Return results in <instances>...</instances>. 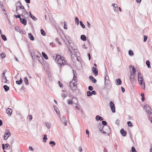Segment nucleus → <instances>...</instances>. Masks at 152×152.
<instances>
[{"label":"nucleus","instance_id":"f257e3e1","mask_svg":"<svg viewBox=\"0 0 152 152\" xmlns=\"http://www.w3.org/2000/svg\"><path fill=\"white\" fill-rule=\"evenodd\" d=\"M56 62L62 66L64 65H66V62L64 58L59 55H56V58L55 59Z\"/></svg>","mask_w":152,"mask_h":152},{"label":"nucleus","instance_id":"f03ea898","mask_svg":"<svg viewBox=\"0 0 152 152\" xmlns=\"http://www.w3.org/2000/svg\"><path fill=\"white\" fill-rule=\"evenodd\" d=\"M99 131L103 133L110 134V129L108 126H103L100 125V128Z\"/></svg>","mask_w":152,"mask_h":152},{"label":"nucleus","instance_id":"7ed1b4c3","mask_svg":"<svg viewBox=\"0 0 152 152\" xmlns=\"http://www.w3.org/2000/svg\"><path fill=\"white\" fill-rule=\"evenodd\" d=\"M25 10L24 7L20 2L17 3L16 7V12L17 14H20L23 10Z\"/></svg>","mask_w":152,"mask_h":152},{"label":"nucleus","instance_id":"20e7f679","mask_svg":"<svg viewBox=\"0 0 152 152\" xmlns=\"http://www.w3.org/2000/svg\"><path fill=\"white\" fill-rule=\"evenodd\" d=\"M105 75L104 88H106L107 87V86L110 82L109 78L108 75V72L106 68L105 69Z\"/></svg>","mask_w":152,"mask_h":152},{"label":"nucleus","instance_id":"39448f33","mask_svg":"<svg viewBox=\"0 0 152 152\" xmlns=\"http://www.w3.org/2000/svg\"><path fill=\"white\" fill-rule=\"evenodd\" d=\"M77 83L76 82H70L69 83V87L71 89L73 92L76 90L77 89Z\"/></svg>","mask_w":152,"mask_h":152},{"label":"nucleus","instance_id":"423d86ee","mask_svg":"<svg viewBox=\"0 0 152 152\" xmlns=\"http://www.w3.org/2000/svg\"><path fill=\"white\" fill-rule=\"evenodd\" d=\"M11 135V133L8 129H6L5 131V134L4 136V140H6Z\"/></svg>","mask_w":152,"mask_h":152},{"label":"nucleus","instance_id":"0eeeda50","mask_svg":"<svg viewBox=\"0 0 152 152\" xmlns=\"http://www.w3.org/2000/svg\"><path fill=\"white\" fill-rule=\"evenodd\" d=\"M144 108L145 109L146 112L148 115H150L151 113V109L148 105L146 104L144 106Z\"/></svg>","mask_w":152,"mask_h":152},{"label":"nucleus","instance_id":"6e6552de","mask_svg":"<svg viewBox=\"0 0 152 152\" xmlns=\"http://www.w3.org/2000/svg\"><path fill=\"white\" fill-rule=\"evenodd\" d=\"M138 81L140 85L141 86L142 88L143 89L145 88V82L143 81V78H138Z\"/></svg>","mask_w":152,"mask_h":152},{"label":"nucleus","instance_id":"1a4fd4ad","mask_svg":"<svg viewBox=\"0 0 152 152\" xmlns=\"http://www.w3.org/2000/svg\"><path fill=\"white\" fill-rule=\"evenodd\" d=\"M110 106L112 112L113 113H115V106L114 103L113 102L111 101L110 102Z\"/></svg>","mask_w":152,"mask_h":152},{"label":"nucleus","instance_id":"9d476101","mask_svg":"<svg viewBox=\"0 0 152 152\" xmlns=\"http://www.w3.org/2000/svg\"><path fill=\"white\" fill-rule=\"evenodd\" d=\"M72 49L73 50L75 54L78 57L80 56V54L79 52H78L77 50V48L75 46H71Z\"/></svg>","mask_w":152,"mask_h":152},{"label":"nucleus","instance_id":"9b49d317","mask_svg":"<svg viewBox=\"0 0 152 152\" xmlns=\"http://www.w3.org/2000/svg\"><path fill=\"white\" fill-rule=\"evenodd\" d=\"M68 49L71 54V56L72 58L74 60H75L76 59H77V58L76 56H77L75 54H72V50L69 47H68Z\"/></svg>","mask_w":152,"mask_h":152},{"label":"nucleus","instance_id":"f8f14e48","mask_svg":"<svg viewBox=\"0 0 152 152\" xmlns=\"http://www.w3.org/2000/svg\"><path fill=\"white\" fill-rule=\"evenodd\" d=\"M112 6L113 7V10L115 12L117 13L118 12V7L117 4H112Z\"/></svg>","mask_w":152,"mask_h":152},{"label":"nucleus","instance_id":"ddd939ff","mask_svg":"<svg viewBox=\"0 0 152 152\" xmlns=\"http://www.w3.org/2000/svg\"><path fill=\"white\" fill-rule=\"evenodd\" d=\"M130 72H131L132 74L135 75L136 72V70L134 66L132 65H130L129 66Z\"/></svg>","mask_w":152,"mask_h":152},{"label":"nucleus","instance_id":"4468645a","mask_svg":"<svg viewBox=\"0 0 152 152\" xmlns=\"http://www.w3.org/2000/svg\"><path fill=\"white\" fill-rule=\"evenodd\" d=\"M73 77L72 80L70 82H77L76 80L77 76V73L76 71L74 70H73Z\"/></svg>","mask_w":152,"mask_h":152},{"label":"nucleus","instance_id":"2eb2a0df","mask_svg":"<svg viewBox=\"0 0 152 152\" xmlns=\"http://www.w3.org/2000/svg\"><path fill=\"white\" fill-rule=\"evenodd\" d=\"M135 75L132 74L131 72L130 76V80L132 83H133L135 81Z\"/></svg>","mask_w":152,"mask_h":152},{"label":"nucleus","instance_id":"dca6fc26","mask_svg":"<svg viewBox=\"0 0 152 152\" xmlns=\"http://www.w3.org/2000/svg\"><path fill=\"white\" fill-rule=\"evenodd\" d=\"M72 102L73 104H74L77 105V103L78 102V101L76 97H73L72 99Z\"/></svg>","mask_w":152,"mask_h":152},{"label":"nucleus","instance_id":"f3484780","mask_svg":"<svg viewBox=\"0 0 152 152\" xmlns=\"http://www.w3.org/2000/svg\"><path fill=\"white\" fill-rule=\"evenodd\" d=\"M6 112L7 114L10 115L12 114V110L10 108H8L6 109Z\"/></svg>","mask_w":152,"mask_h":152},{"label":"nucleus","instance_id":"a211bd4d","mask_svg":"<svg viewBox=\"0 0 152 152\" xmlns=\"http://www.w3.org/2000/svg\"><path fill=\"white\" fill-rule=\"evenodd\" d=\"M92 71L95 76H97L98 74V71L97 69L94 67L92 68Z\"/></svg>","mask_w":152,"mask_h":152},{"label":"nucleus","instance_id":"6ab92c4d","mask_svg":"<svg viewBox=\"0 0 152 152\" xmlns=\"http://www.w3.org/2000/svg\"><path fill=\"white\" fill-rule=\"evenodd\" d=\"M20 22L24 25H26L27 23V20L24 18H20Z\"/></svg>","mask_w":152,"mask_h":152},{"label":"nucleus","instance_id":"aec40b11","mask_svg":"<svg viewBox=\"0 0 152 152\" xmlns=\"http://www.w3.org/2000/svg\"><path fill=\"white\" fill-rule=\"evenodd\" d=\"M120 132L123 136H125L126 134V132L123 129H121L120 130Z\"/></svg>","mask_w":152,"mask_h":152},{"label":"nucleus","instance_id":"412c9836","mask_svg":"<svg viewBox=\"0 0 152 152\" xmlns=\"http://www.w3.org/2000/svg\"><path fill=\"white\" fill-rule=\"evenodd\" d=\"M29 13L30 14V17L32 19L34 20V21H37V18H36L35 16H34V15H32L31 14V12H29Z\"/></svg>","mask_w":152,"mask_h":152},{"label":"nucleus","instance_id":"4be33fe9","mask_svg":"<svg viewBox=\"0 0 152 152\" xmlns=\"http://www.w3.org/2000/svg\"><path fill=\"white\" fill-rule=\"evenodd\" d=\"M115 83L117 85H120L121 84V81L120 78H118L116 80Z\"/></svg>","mask_w":152,"mask_h":152},{"label":"nucleus","instance_id":"5701e85b","mask_svg":"<svg viewBox=\"0 0 152 152\" xmlns=\"http://www.w3.org/2000/svg\"><path fill=\"white\" fill-rule=\"evenodd\" d=\"M89 79L92 81V82L94 83H96V80L94 78L93 76H91L89 77Z\"/></svg>","mask_w":152,"mask_h":152},{"label":"nucleus","instance_id":"b1692460","mask_svg":"<svg viewBox=\"0 0 152 152\" xmlns=\"http://www.w3.org/2000/svg\"><path fill=\"white\" fill-rule=\"evenodd\" d=\"M96 120L98 121L99 120V121H102L103 120V119L102 117L99 116V115H97L96 117Z\"/></svg>","mask_w":152,"mask_h":152},{"label":"nucleus","instance_id":"393cba45","mask_svg":"<svg viewBox=\"0 0 152 152\" xmlns=\"http://www.w3.org/2000/svg\"><path fill=\"white\" fill-rule=\"evenodd\" d=\"M80 39L83 41H86V36L84 35H82L81 36Z\"/></svg>","mask_w":152,"mask_h":152},{"label":"nucleus","instance_id":"a878e982","mask_svg":"<svg viewBox=\"0 0 152 152\" xmlns=\"http://www.w3.org/2000/svg\"><path fill=\"white\" fill-rule=\"evenodd\" d=\"M28 37L31 40L33 41L34 40V38L31 33H29L28 34Z\"/></svg>","mask_w":152,"mask_h":152},{"label":"nucleus","instance_id":"bb28decb","mask_svg":"<svg viewBox=\"0 0 152 152\" xmlns=\"http://www.w3.org/2000/svg\"><path fill=\"white\" fill-rule=\"evenodd\" d=\"M3 88L6 92H7L9 90V87L6 85H5L3 86Z\"/></svg>","mask_w":152,"mask_h":152},{"label":"nucleus","instance_id":"cd10ccee","mask_svg":"<svg viewBox=\"0 0 152 152\" xmlns=\"http://www.w3.org/2000/svg\"><path fill=\"white\" fill-rule=\"evenodd\" d=\"M28 14V12L26 11V9H25V10H23V11L20 14H21V16H22V15H25Z\"/></svg>","mask_w":152,"mask_h":152},{"label":"nucleus","instance_id":"c85d7f7f","mask_svg":"<svg viewBox=\"0 0 152 152\" xmlns=\"http://www.w3.org/2000/svg\"><path fill=\"white\" fill-rule=\"evenodd\" d=\"M22 82H23V80L21 78H20V79L19 81L17 80L16 81V84H17L18 85L21 84L22 83Z\"/></svg>","mask_w":152,"mask_h":152},{"label":"nucleus","instance_id":"c756f323","mask_svg":"<svg viewBox=\"0 0 152 152\" xmlns=\"http://www.w3.org/2000/svg\"><path fill=\"white\" fill-rule=\"evenodd\" d=\"M42 55L43 57L46 59H48V57L47 55L44 52L42 53Z\"/></svg>","mask_w":152,"mask_h":152},{"label":"nucleus","instance_id":"7c9ffc66","mask_svg":"<svg viewBox=\"0 0 152 152\" xmlns=\"http://www.w3.org/2000/svg\"><path fill=\"white\" fill-rule=\"evenodd\" d=\"M2 81L4 83L8 84L9 83V81L7 80V79L2 78Z\"/></svg>","mask_w":152,"mask_h":152},{"label":"nucleus","instance_id":"2f4dec72","mask_svg":"<svg viewBox=\"0 0 152 152\" xmlns=\"http://www.w3.org/2000/svg\"><path fill=\"white\" fill-rule=\"evenodd\" d=\"M128 53L129 55L131 56H132L134 55V53L133 51L131 50H129Z\"/></svg>","mask_w":152,"mask_h":152},{"label":"nucleus","instance_id":"473e14b6","mask_svg":"<svg viewBox=\"0 0 152 152\" xmlns=\"http://www.w3.org/2000/svg\"><path fill=\"white\" fill-rule=\"evenodd\" d=\"M40 31L41 34L43 36H45L46 35V34L45 31L42 29H41L40 30Z\"/></svg>","mask_w":152,"mask_h":152},{"label":"nucleus","instance_id":"72a5a7b5","mask_svg":"<svg viewBox=\"0 0 152 152\" xmlns=\"http://www.w3.org/2000/svg\"><path fill=\"white\" fill-rule=\"evenodd\" d=\"M146 64L147 65V66L148 68H151V67L150 65V62L148 60L146 61Z\"/></svg>","mask_w":152,"mask_h":152},{"label":"nucleus","instance_id":"f704fd0d","mask_svg":"<svg viewBox=\"0 0 152 152\" xmlns=\"http://www.w3.org/2000/svg\"><path fill=\"white\" fill-rule=\"evenodd\" d=\"M24 80L26 84V85H28V82L27 78L26 77H25Z\"/></svg>","mask_w":152,"mask_h":152},{"label":"nucleus","instance_id":"c9c22d12","mask_svg":"<svg viewBox=\"0 0 152 152\" xmlns=\"http://www.w3.org/2000/svg\"><path fill=\"white\" fill-rule=\"evenodd\" d=\"M44 142H46V140H47L48 138H47V136L46 134H45L44 135V137L43 138Z\"/></svg>","mask_w":152,"mask_h":152},{"label":"nucleus","instance_id":"e433bc0d","mask_svg":"<svg viewBox=\"0 0 152 152\" xmlns=\"http://www.w3.org/2000/svg\"><path fill=\"white\" fill-rule=\"evenodd\" d=\"M49 144L52 145L51 146L53 147V146H54L56 145V143L53 141H51L49 142Z\"/></svg>","mask_w":152,"mask_h":152},{"label":"nucleus","instance_id":"4c0bfd02","mask_svg":"<svg viewBox=\"0 0 152 152\" xmlns=\"http://www.w3.org/2000/svg\"><path fill=\"white\" fill-rule=\"evenodd\" d=\"M1 36L3 40L4 41H6L7 40V38L5 35L3 34H1Z\"/></svg>","mask_w":152,"mask_h":152},{"label":"nucleus","instance_id":"58836bf2","mask_svg":"<svg viewBox=\"0 0 152 152\" xmlns=\"http://www.w3.org/2000/svg\"><path fill=\"white\" fill-rule=\"evenodd\" d=\"M87 95L88 96H90L92 95L91 92L90 91H88L87 92Z\"/></svg>","mask_w":152,"mask_h":152},{"label":"nucleus","instance_id":"ea45409f","mask_svg":"<svg viewBox=\"0 0 152 152\" xmlns=\"http://www.w3.org/2000/svg\"><path fill=\"white\" fill-rule=\"evenodd\" d=\"M0 56L2 58H4L6 56V54L5 53L3 52L1 54Z\"/></svg>","mask_w":152,"mask_h":152},{"label":"nucleus","instance_id":"a19ab883","mask_svg":"<svg viewBox=\"0 0 152 152\" xmlns=\"http://www.w3.org/2000/svg\"><path fill=\"white\" fill-rule=\"evenodd\" d=\"M80 25L81 26V27L83 28H85V25L83 24V22L82 21H80Z\"/></svg>","mask_w":152,"mask_h":152},{"label":"nucleus","instance_id":"79ce46f5","mask_svg":"<svg viewBox=\"0 0 152 152\" xmlns=\"http://www.w3.org/2000/svg\"><path fill=\"white\" fill-rule=\"evenodd\" d=\"M45 124L46 126L48 129H50V128L51 125L50 123H46Z\"/></svg>","mask_w":152,"mask_h":152},{"label":"nucleus","instance_id":"37998d69","mask_svg":"<svg viewBox=\"0 0 152 152\" xmlns=\"http://www.w3.org/2000/svg\"><path fill=\"white\" fill-rule=\"evenodd\" d=\"M67 103L68 104H73L72 99H68L67 101Z\"/></svg>","mask_w":152,"mask_h":152},{"label":"nucleus","instance_id":"c03bdc74","mask_svg":"<svg viewBox=\"0 0 152 152\" xmlns=\"http://www.w3.org/2000/svg\"><path fill=\"white\" fill-rule=\"evenodd\" d=\"M75 22L77 23V25H78L79 24V20L78 18L77 17L75 18Z\"/></svg>","mask_w":152,"mask_h":152},{"label":"nucleus","instance_id":"a18cd8bd","mask_svg":"<svg viewBox=\"0 0 152 152\" xmlns=\"http://www.w3.org/2000/svg\"><path fill=\"white\" fill-rule=\"evenodd\" d=\"M127 124L129 126L132 127L133 125L131 122L129 121L127 122Z\"/></svg>","mask_w":152,"mask_h":152},{"label":"nucleus","instance_id":"49530a36","mask_svg":"<svg viewBox=\"0 0 152 152\" xmlns=\"http://www.w3.org/2000/svg\"><path fill=\"white\" fill-rule=\"evenodd\" d=\"M6 148L7 149L9 150L10 149V145L9 144L6 143L5 144Z\"/></svg>","mask_w":152,"mask_h":152},{"label":"nucleus","instance_id":"de8ad7c7","mask_svg":"<svg viewBox=\"0 0 152 152\" xmlns=\"http://www.w3.org/2000/svg\"><path fill=\"white\" fill-rule=\"evenodd\" d=\"M61 96L63 99H64L66 97V95L65 94L62 93L61 94Z\"/></svg>","mask_w":152,"mask_h":152},{"label":"nucleus","instance_id":"09e8293b","mask_svg":"<svg viewBox=\"0 0 152 152\" xmlns=\"http://www.w3.org/2000/svg\"><path fill=\"white\" fill-rule=\"evenodd\" d=\"M64 28L65 29H67V26L66 25V22L65 21L64 22Z\"/></svg>","mask_w":152,"mask_h":152},{"label":"nucleus","instance_id":"8fccbe9b","mask_svg":"<svg viewBox=\"0 0 152 152\" xmlns=\"http://www.w3.org/2000/svg\"><path fill=\"white\" fill-rule=\"evenodd\" d=\"M132 152H137L135 148L134 147H132L131 148Z\"/></svg>","mask_w":152,"mask_h":152},{"label":"nucleus","instance_id":"3c124183","mask_svg":"<svg viewBox=\"0 0 152 152\" xmlns=\"http://www.w3.org/2000/svg\"><path fill=\"white\" fill-rule=\"evenodd\" d=\"M0 6L2 9H4V7L3 6V3L1 1H0Z\"/></svg>","mask_w":152,"mask_h":152},{"label":"nucleus","instance_id":"603ef678","mask_svg":"<svg viewBox=\"0 0 152 152\" xmlns=\"http://www.w3.org/2000/svg\"><path fill=\"white\" fill-rule=\"evenodd\" d=\"M139 78H143V77L141 75V73L139 72L138 74V79Z\"/></svg>","mask_w":152,"mask_h":152},{"label":"nucleus","instance_id":"864d4df0","mask_svg":"<svg viewBox=\"0 0 152 152\" xmlns=\"http://www.w3.org/2000/svg\"><path fill=\"white\" fill-rule=\"evenodd\" d=\"M88 89L89 90L91 91H92L93 90L94 88L92 86H89L88 87Z\"/></svg>","mask_w":152,"mask_h":152},{"label":"nucleus","instance_id":"5fc2aeb1","mask_svg":"<svg viewBox=\"0 0 152 152\" xmlns=\"http://www.w3.org/2000/svg\"><path fill=\"white\" fill-rule=\"evenodd\" d=\"M144 39H143V41L144 42H145L147 40V39L148 38V37L147 36H144Z\"/></svg>","mask_w":152,"mask_h":152},{"label":"nucleus","instance_id":"6e6d98bb","mask_svg":"<svg viewBox=\"0 0 152 152\" xmlns=\"http://www.w3.org/2000/svg\"><path fill=\"white\" fill-rule=\"evenodd\" d=\"M102 123L103 125H104V126H107V123L104 121H103L102 122Z\"/></svg>","mask_w":152,"mask_h":152},{"label":"nucleus","instance_id":"4d7b16f0","mask_svg":"<svg viewBox=\"0 0 152 152\" xmlns=\"http://www.w3.org/2000/svg\"><path fill=\"white\" fill-rule=\"evenodd\" d=\"M20 14H19L18 15H14V16L16 18H19L20 19V18H20Z\"/></svg>","mask_w":152,"mask_h":152},{"label":"nucleus","instance_id":"13d9d810","mask_svg":"<svg viewBox=\"0 0 152 152\" xmlns=\"http://www.w3.org/2000/svg\"><path fill=\"white\" fill-rule=\"evenodd\" d=\"M119 123H120V121L118 119H117L116 121L115 124L117 125H119Z\"/></svg>","mask_w":152,"mask_h":152},{"label":"nucleus","instance_id":"bf43d9fd","mask_svg":"<svg viewBox=\"0 0 152 152\" xmlns=\"http://www.w3.org/2000/svg\"><path fill=\"white\" fill-rule=\"evenodd\" d=\"M86 23H87V27H88V28H90V26H91L90 24V23L88 21H87Z\"/></svg>","mask_w":152,"mask_h":152},{"label":"nucleus","instance_id":"052dcab7","mask_svg":"<svg viewBox=\"0 0 152 152\" xmlns=\"http://www.w3.org/2000/svg\"><path fill=\"white\" fill-rule=\"evenodd\" d=\"M91 92L92 95L93 94L96 95V93L95 91H93Z\"/></svg>","mask_w":152,"mask_h":152},{"label":"nucleus","instance_id":"680f3d73","mask_svg":"<svg viewBox=\"0 0 152 152\" xmlns=\"http://www.w3.org/2000/svg\"><path fill=\"white\" fill-rule=\"evenodd\" d=\"M19 27L18 26H17L15 27V30L18 32L19 31Z\"/></svg>","mask_w":152,"mask_h":152},{"label":"nucleus","instance_id":"e2e57ef3","mask_svg":"<svg viewBox=\"0 0 152 152\" xmlns=\"http://www.w3.org/2000/svg\"><path fill=\"white\" fill-rule=\"evenodd\" d=\"M2 10L3 11L4 14L5 15V14H6L7 13V12L4 9H4H2Z\"/></svg>","mask_w":152,"mask_h":152},{"label":"nucleus","instance_id":"0e129e2a","mask_svg":"<svg viewBox=\"0 0 152 152\" xmlns=\"http://www.w3.org/2000/svg\"><path fill=\"white\" fill-rule=\"evenodd\" d=\"M55 110L56 111V113H57V114L58 115H60V112H59V110H58V111H57V109H56Z\"/></svg>","mask_w":152,"mask_h":152},{"label":"nucleus","instance_id":"69168bd1","mask_svg":"<svg viewBox=\"0 0 152 152\" xmlns=\"http://www.w3.org/2000/svg\"><path fill=\"white\" fill-rule=\"evenodd\" d=\"M29 149L31 151H34V149L31 146H29Z\"/></svg>","mask_w":152,"mask_h":152},{"label":"nucleus","instance_id":"338daca9","mask_svg":"<svg viewBox=\"0 0 152 152\" xmlns=\"http://www.w3.org/2000/svg\"><path fill=\"white\" fill-rule=\"evenodd\" d=\"M79 150L80 152H81L82 151V149L80 146L79 147Z\"/></svg>","mask_w":152,"mask_h":152},{"label":"nucleus","instance_id":"774afa93","mask_svg":"<svg viewBox=\"0 0 152 152\" xmlns=\"http://www.w3.org/2000/svg\"><path fill=\"white\" fill-rule=\"evenodd\" d=\"M121 88L122 92L123 93L124 92H125V89L123 87H121Z\"/></svg>","mask_w":152,"mask_h":152}]
</instances>
